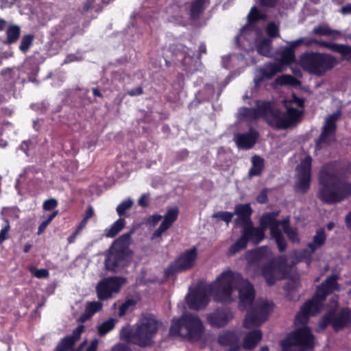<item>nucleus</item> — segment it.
Wrapping results in <instances>:
<instances>
[{
    "mask_svg": "<svg viewBox=\"0 0 351 351\" xmlns=\"http://www.w3.org/2000/svg\"><path fill=\"white\" fill-rule=\"evenodd\" d=\"M234 289L239 290V308L245 311L251 307L255 298V290L248 280L231 270L223 271L209 286L213 300L219 303L229 304L232 301Z\"/></svg>",
    "mask_w": 351,
    "mask_h": 351,
    "instance_id": "nucleus-1",
    "label": "nucleus"
},
{
    "mask_svg": "<svg viewBox=\"0 0 351 351\" xmlns=\"http://www.w3.org/2000/svg\"><path fill=\"white\" fill-rule=\"evenodd\" d=\"M318 198L325 204L340 203L351 195V183L341 181L329 165L322 167L319 175Z\"/></svg>",
    "mask_w": 351,
    "mask_h": 351,
    "instance_id": "nucleus-2",
    "label": "nucleus"
},
{
    "mask_svg": "<svg viewBox=\"0 0 351 351\" xmlns=\"http://www.w3.org/2000/svg\"><path fill=\"white\" fill-rule=\"evenodd\" d=\"M158 329V322L152 315L141 317L132 327H123L120 331V339L128 343L146 348L153 344V339Z\"/></svg>",
    "mask_w": 351,
    "mask_h": 351,
    "instance_id": "nucleus-3",
    "label": "nucleus"
},
{
    "mask_svg": "<svg viewBox=\"0 0 351 351\" xmlns=\"http://www.w3.org/2000/svg\"><path fill=\"white\" fill-rule=\"evenodd\" d=\"M158 329V322L152 315L141 317L132 327H123L120 331V339L128 343L146 348L153 344V339Z\"/></svg>",
    "mask_w": 351,
    "mask_h": 351,
    "instance_id": "nucleus-4",
    "label": "nucleus"
},
{
    "mask_svg": "<svg viewBox=\"0 0 351 351\" xmlns=\"http://www.w3.org/2000/svg\"><path fill=\"white\" fill-rule=\"evenodd\" d=\"M204 332L202 321L193 313H184L180 318L173 319L169 330L171 335L182 337L190 342L199 341Z\"/></svg>",
    "mask_w": 351,
    "mask_h": 351,
    "instance_id": "nucleus-5",
    "label": "nucleus"
},
{
    "mask_svg": "<svg viewBox=\"0 0 351 351\" xmlns=\"http://www.w3.org/2000/svg\"><path fill=\"white\" fill-rule=\"evenodd\" d=\"M133 232L130 230L123 234L112 243L105 259L107 270L119 272L128 265V260L132 254L130 245Z\"/></svg>",
    "mask_w": 351,
    "mask_h": 351,
    "instance_id": "nucleus-6",
    "label": "nucleus"
},
{
    "mask_svg": "<svg viewBox=\"0 0 351 351\" xmlns=\"http://www.w3.org/2000/svg\"><path fill=\"white\" fill-rule=\"evenodd\" d=\"M299 62L304 71L319 77L324 75L338 64L332 55L314 51L302 53Z\"/></svg>",
    "mask_w": 351,
    "mask_h": 351,
    "instance_id": "nucleus-7",
    "label": "nucleus"
},
{
    "mask_svg": "<svg viewBox=\"0 0 351 351\" xmlns=\"http://www.w3.org/2000/svg\"><path fill=\"white\" fill-rule=\"evenodd\" d=\"M315 337L310 327H298L282 340V351H308L315 346Z\"/></svg>",
    "mask_w": 351,
    "mask_h": 351,
    "instance_id": "nucleus-8",
    "label": "nucleus"
},
{
    "mask_svg": "<svg viewBox=\"0 0 351 351\" xmlns=\"http://www.w3.org/2000/svg\"><path fill=\"white\" fill-rule=\"evenodd\" d=\"M287 259L280 255L271 259L262 267V275L269 286L274 285L277 280L286 278Z\"/></svg>",
    "mask_w": 351,
    "mask_h": 351,
    "instance_id": "nucleus-9",
    "label": "nucleus"
},
{
    "mask_svg": "<svg viewBox=\"0 0 351 351\" xmlns=\"http://www.w3.org/2000/svg\"><path fill=\"white\" fill-rule=\"evenodd\" d=\"M197 258V251L195 247L185 250L165 269V276L170 277L176 273L191 269L194 266Z\"/></svg>",
    "mask_w": 351,
    "mask_h": 351,
    "instance_id": "nucleus-10",
    "label": "nucleus"
},
{
    "mask_svg": "<svg viewBox=\"0 0 351 351\" xmlns=\"http://www.w3.org/2000/svg\"><path fill=\"white\" fill-rule=\"evenodd\" d=\"M125 282L122 277H108L99 281L96 287L97 295L99 300H108L112 294L120 291L121 285Z\"/></svg>",
    "mask_w": 351,
    "mask_h": 351,
    "instance_id": "nucleus-11",
    "label": "nucleus"
},
{
    "mask_svg": "<svg viewBox=\"0 0 351 351\" xmlns=\"http://www.w3.org/2000/svg\"><path fill=\"white\" fill-rule=\"evenodd\" d=\"M339 114L334 113L326 119L324 126L322 128L321 134L315 141V149L320 150L322 145H327L335 140V135L337 130L336 121L338 119Z\"/></svg>",
    "mask_w": 351,
    "mask_h": 351,
    "instance_id": "nucleus-12",
    "label": "nucleus"
},
{
    "mask_svg": "<svg viewBox=\"0 0 351 351\" xmlns=\"http://www.w3.org/2000/svg\"><path fill=\"white\" fill-rule=\"evenodd\" d=\"M255 108L256 119L263 118L269 125L276 128L280 110L274 108L273 102L258 100Z\"/></svg>",
    "mask_w": 351,
    "mask_h": 351,
    "instance_id": "nucleus-13",
    "label": "nucleus"
},
{
    "mask_svg": "<svg viewBox=\"0 0 351 351\" xmlns=\"http://www.w3.org/2000/svg\"><path fill=\"white\" fill-rule=\"evenodd\" d=\"M311 162L312 158L308 156L302 161L298 181L295 184V191L296 193L306 194L310 189L311 180Z\"/></svg>",
    "mask_w": 351,
    "mask_h": 351,
    "instance_id": "nucleus-14",
    "label": "nucleus"
},
{
    "mask_svg": "<svg viewBox=\"0 0 351 351\" xmlns=\"http://www.w3.org/2000/svg\"><path fill=\"white\" fill-rule=\"evenodd\" d=\"M322 307L323 304L313 296L302 305L300 311L297 313L295 318V322L300 324H307L309 317L319 313Z\"/></svg>",
    "mask_w": 351,
    "mask_h": 351,
    "instance_id": "nucleus-15",
    "label": "nucleus"
},
{
    "mask_svg": "<svg viewBox=\"0 0 351 351\" xmlns=\"http://www.w3.org/2000/svg\"><path fill=\"white\" fill-rule=\"evenodd\" d=\"M287 109L285 116L279 113L276 130H285L295 125L301 119L304 114L303 110H298L285 104Z\"/></svg>",
    "mask_w": 351,
    "mask_h": 351,
    "instance_id": "nucleus-16",
    "label": "nucleus"
},
{
    "mask_svg": "<svg viewBox=\"0 0 351 351\" xmlns=\"http://www.w3.org/2000/svg\"><path fill=\"white\" fill-rule=\"evenodd\" d=\"M233 318L231 311L225 307L217 308L206 315L208 324L213 328H223Z\"/></svg>",
    "mask_w": 351,
    "mask_h": 351,
    "instance_id": "nucleus-17",
    "label": "nucleus"
},
{
    "mask_svg": "<svg viewBox=\"0 0 351 351\" xmlns=\"http://www.w3.org/2000/svg\"><path fill=\"white\" fill-rule=\"evenodd\" d=\"M301 43L302 40H293L289 43V46L284 47L277 51L280 58L276 59V61L283 69L296 62L295 49L301 45Z\"/></svg>",
    "mask_w": 351,
    "mask_h": 351,
    "instance_id": "nucleus-18",
    "label": "nucleus"
},
{
    "mask_svg": "<svg viewBox=\"0 0 351 351\" xmlns=\"http://www.w3.org/2000/svg\"><path fill=\"white\" fill-rule=\"evenodd\" d=\"M208 285L195 288L187 298L188 306L190 308L199 311L204 308L208 304L207 295Z\"/></svg>",
    "mask_w": 351,
    "mask_h": 351,
    "instance_id": "nucleus-19",
    "label": "nucleus"
},
{
    "mask_svg": "<svg viewBox=\"0 0 351 351\" xmlns=\"http://www.w3.org/2000/svg\"><path fill=\"white\" fill-rule=\"evenodd\" d=\"M217 342L221 346L228 348L227 351L240 350L239 337L235 330H223L219 335Z\"/></svg>",
    "mask_w": 351,
    "mask_h": 351,
    "instance_id": "nucleus-20",
    "label": "nucleus"
},
{
    "mask_svg": "<svg viewBox=\"0 0 351 351\" xmlns=\"http://www.w3.org/2000/svg\"><path fill=\"white\" fill-rule=\"evenodd\" d=\"M241 234L248 243L259 244L265 237V231L260 226L254 227L252 222L242 226Z\"/></svg>",
    "mask_w": 351,
    "mask_h": 351,
    "instance_id": "nucleus-21",
    "label": "nucleus"
},
{
    "mask_svg": "<svg viewBox=\"0 0 351 351\" xmlns=\"http://www.w3.org/2000/svg\"><path fill=\"white\" fill-rule=\"evenodd\" d=\"M258 136L259 133L250 128L247 132L237 134L235 136V143L241 149H250L256 143Z\"/></svg>",
    "mask_w": 351,
    "mask_h": 351,
    "instance_id": "nucleus-22",
    "label": "nucleus"
},
{
    "mask_svg": "<svg viewBox=\"0 0 351 351\" xmlns=\"http://www.w3.org/2000/svg\"><path fill=\"white\" fill-rule=\"evenodd\" d=\"M266 19V14L261 12L256 6L252 7L247 15V23L242 27L239 34L237 36V39L239 40L242 38H245L246 32L250 28H252V26L254 23H256L260 21H265Z\"/></svg>",
    "mask_w": 351,
    "mask_h": 351,
    "instance_id": "nucleus-23",
    "label": "nucleus"
},
{
    "mask_svg": "<svg viewBox=\"0 0 351 351\" xmlns=\"http://www.w3.org/2000/svg\"><path fill=\"white\" fill-rule=\"evenodd\" d=\"M252 209L250 204H239L235 206L234 215L237 217L234 219V223L236 226H244L249 223L252 222L251 216L252 214Z\"/></svg>",
    "mask_w": 351,
    "mask_h": 351,
    "instance_id": "nucleus-24",
    "label": "nucleus"
},
{
    "mask_svg": "<svg viewBox=\"0 0 351 351\" xmlns=\"http://www.w3.org/2000/svg\"><path fill=\"white\" fill-rule=\"evenodd\" d=\"M209 4L210 0H193L189 5V19L194 22L199 21Z\"/></svg>",
    "mask_w": 351,
    "mask_h": 351,
    "instance_id": "nucleus-25",
    "label": "nucleus"
},
{
    "mask_svg": "<svg viewBox=\"0 0 351 351\" xmlns=\"http://www.w3.org/2000/svg\"><path fill=\"white\" fill-rule=\"evenodd\" d=\"M351 325V309L349 308H342L337 315H334L333 329L335 331L348 327Z\"/></svg>",
    "mask_w": 351,
    "mask_h": 351,
    "instance_id": "nucleus-26",
    "label": "nucleus"
},
{
    "mask_svg": "<svg viewBox=\"0 0 351 351\" xmlns=\"http://www.w3.org/2000/svg\"><path fill=\"white\" fill-rule=\"evenodd\" d=\"M262 337V331L259 329H254L248 332L243 338L242 347L245 350H252L256 347Z\"/></svg>",
    "mask_w": 351,
    "mask_h": 351,
    "instance_id": "nucleus-27",
    "label": "nucleus"
},
{
    "mask_svg": "<svg viewBox=\"0 0 351 351\" xmlns=\"http://www.w3.org/2000/svg\"><path fill=\"white\" fill-rule=\"evenodd\" d=\"M269 255V250L267 246H262L255 250L247 251L246 259L250 264L258 265L266 259Z\"/></svg>",
    "mask_w": 351,
    "mask_h": 351,
    "instance_id": "nucleus-28",
    "label": "nucleus"
},
{
    "mask_svg": "<svg viewBox=\"0 0 351 351\" xmlns=\"http://www.w3.org/2000/svg\"><path fill=\"white\" fill-rule=\"evenodd\" d=\"M278 213L274 212H269L264 214L260 219V227L264 231L269 228L270 234L273 233V230H279L280 221H278L276 217Z\"/></svg>",
    "mask_w": 351,
    "mask_h": 351,
    "instance_id": "nucleus-29",
    "label": "nucleus"
},
{
    "mask_svg": "<svg viewBox=\"0 0 351 351\" xmlns=\"http://www.w3.org/2000/svg\"><path fill=\"white\" fill-rule=\"evenodd\" d=\"M23 72L27 75V81L36 84H39L36 79L39 71V66L34 59L26 60L23 65Z\"/></svg>",
    "mask_w": 351,
    "mask_h": 351,
    "instance_id": "nucleus-30",
    "label": "nucleus"
},
{
    "mask_svg": "<svg viewBox=\"0 0 351 351\" xmlns=\"http://www.w3.org/2000/svg\"><path fill=\"white\" fill-rule=\"evenodd\" d=\"M266 320L263 319L257 311L252 307L247 312L243 321V326L246 328H250L254 326H258Z\"/></svg>",
    "mask_w": 351,
    "mask_h": 351,
    "instance_id": "nucleus-31",
    "label": "nucleus"
},
{
    "mask_svg": "<svg viewBox=\"0 0 351 351\" xmlns=\"http://www.w3.org/2000/svg\"><path fill=\"white\" fill-rule=\"evenodd\" d=\"M266 320L263 319L257 311L252 307L247 312L243 321V326L246 328H250L254 326H258Z\"/></svg>",
    "mask_w": 351,
    "mask_h": 351,
    "instance_id": "nucleus-32",
    "label": "nucleus"
},
{
    "mask_svg": "<svg viewBox=\"0 0 351 351\" xmlns=\"http://www.w3.org/2000/svg\"><path fill=\"white\" fill-rule=\"evenodd\" d=\"M324 48L328 49L332 51L338 53L342 56L343 60L350 61L351 60V47L335 43H322Z\"/></svg>",
    "mask_w": 351,
    "mask_h": 351,
    "instance_id": "nucleus-33",
    "label": "nucleus"
},
{
    "mask_svg": "<svg viewBox=\"0 0 351 351\" xmlns=\"http://www.w3.org/2000/svg\"><path fill=\"white\" fill-rule=\"evenodd\" d=\"M326 241V234L324 228H319L316 230L315 234L313 237V241L307 244L308 249L311 250L312 252L322 247Z\"/></svg>",
    "mask_w": 351,
    "mask_h": 351,
    "instance_id": "nucleus-34",
    "label": "nucleus"
},
{
    "mask_svg": "<svg viewBox=\"0 0 351 351\" xmlns=\"http://www.w3.org/2000/svg\"><path fill=\"white\" fill-rule=\"evenodd\" d=\"M265 167V160L259 156L254 155L252 158V167L248 172V176L252 178L261 175Z\"/></svg>",
    "mask_w": 351,
    "mask_h": 351,
    "instance_id": "nucleus-35",
    "label": "nucleus"
},
{
    "mask_svg": "<svg viewBox=\"0 0 351 351\" xmlns=\"http://www.w3.org/2000/svg\"><path fill=\"white\" fill-rule=\"evenodd\" d=\"M272 39L263 38L256 43V51L265 57H271Z\"/></svg>",
    "mask_w": 351,
    "mask_h": 351,
    "instance_id": "nucleus-36",
    "label": "nucleus"
},
{
    "mask_svg": "<svg viewBox=\"0 0 351 351\" xmlns=\"http://www.w3.org/2000/svg\"><path fill=\"white\" fill-rule=\"evenodd\" d=\"M283 68L276 61V62H269L265 65V67L261 69V73H263V76L266 79H271L278 73L282 72Z\"/></svg>",
    "mask_w": 351,
    "mask_h": 351,
    "instance_id": "nucleus-37",
    "label": "nucleus"
},
{
    "mask_svg": "<svg viewBox=\"0 0 351 351\" xmlns=\"http://www.w3.org/2000/svg\"><path fill=\"white\" fill-rule=\"evenodd\" d=\"M125 226V220L120 217L114 221L109 228L105 230V236L113 238L117 236Z\"/></svg>",
    "mask_w": 351,
    "mask_h": 351,
    "instance_id": "nucleus-38",
    "label": "nucleus"
},
{
    "mask_svg": "<svg viewBox=\"0 0 351 351\" xmlns=\"http://www.w3.org/2000/svg\"><path fill=\"white\" fill-rule=\"evenodd\" d=\"M103 6L101 0H86L82 8L81 14H86L89 10H94L96 14L101 12Z\"/></svg>",
    "mask_w": 351,
    "mask_h": 351,
    "instance_id": "nucleus-39",
    "label": "nucleus"
},
{
    "mask_svg": "<svg viewBox=\"0 0 351 351\" xmlns=\"http://www.w3.org/2000/svg\"><path fill=\"white\" fill-rule=\"evenodd\" d=\"M247 246V243L242 234H241V237L229 247L227 254L228 256H234L235 254L245 250Z\"/></svg>",
    "mask_w": 351,
    "mask_h": 351,
    "instance_id": "nucleus-40",
    "label": "nucleus"
},
{
    "mask_svg": "<svg viewBox=\"0 0 351 351\" xmlns=\"http://www.w3.org/2000/svg\"><path fill=\"white\" fill-rule=\"evenodd\" d=\"M338 276L337 275H331L327 277L320 285L326 288L331 294L334 291L339 290V285L337 282Z\"/></svg>",
    "mask_w": 351,
    "mask_h": 351,
    "instance_id": "nucleus-41",
    "label": "nucleus"
},
{
    "mask_svg": "<svg viewBox=\"0 0 351 351\" xmlns=\"http://www.w3.org/2000/svg\"><path fill=\"white\" fill-rule=\"evenodd\" d=\"M178 214L179 210L178 208L168 209L161 223L166 226L167 228H169L177 220Z\"/></svg>",
    "mask_w": 351,
    "mask_h": 351,
    "instance_id": "nucleus-42",
    "label": "nucleus"
},
{
    "mask_svg": "<svg viewBox=\"0 0 351 351\" xmlns=\"http://www.w3.org/2000/svg\"><path fill=\"white\" fill-rule=\"evenodd\" d=\"M272 239L275 240V242L277 245L278 249L280 252H283L287 250V241L281 232L279 230H273V233L270 234Z\"/></svg>",
    "mask_w": 351,
    "mask_h": 351,
    "instance_id": "nucleus-43",
    "label": "nucleus"
},
{
    "mask_svg": "<svg viewBox=\"0 0 351 351\" xmlns=\"http://www.w3.org/2000/svg\"><path fill=\"white\" fill-rule=\"evenodd\" d=\"M21 33L20 27L18 25H10L6 30L7 39L5 43L12 44L19 38Z\"/></svg>",
    "mask_w": 351,
    "mask_h": 351,
    "instance_id": "nucleus-44",
    "label": "nucleus"
},
{
    "mask_svg": "<svg viewBox=\"0 0 351 351\" xmlns=\"http://www.w3.org/2000/svg\"><path fill=\"white\" fill-rule=\"evenodd\" d=\"M115 323L116 319L113 318H110L108 320L104 322L97 328L98 335L100 337L106 335L114 328Z\"/></svg>",
    "mask_w": 351,
    "mask_h": 351,
    "instance_id": "nucleus-45",
    "label": "nucleus"
},
{
    "mask_svg": "<svg viewBox=\"0 0 351 351\" xmlns=\"http://www.w3.org/2000/svg\"><path fill=\"white\" fill-rule=\"evenodd\" d=\"M275 82L278 85H298L300 82L294 76L291 75H282L278 76Z\"/></svg>",
    "mask_w": 351,
    "mask_h": 351,
    "instance_id": "nucleus-46",
    "label": "nucleus"
},
{
    "mask_svg": "<svg viewBox=\"0 0 351 351\" xmlns=\"http://www.w3.org/2000/svg\"><path fill=\"white\" fill-rule=\"evenodd\" d=\"M136 304L134 299H128L119 307L118 315L119 317L124 316L128 312L133 311Z\"/></svg>",
    "mask_w": 351,
    "mask_h": 351,
    "instance_id": "nucleus-47",
    "label": "nucleus"
},
{
    "mask_svg": "<svg viewBox=\"0 0 351 351\" xmlns=\"http://www.w3.org/2000/svg\"><path fill=\"white\" fill-rule=\"evenodd\" d=\"M34 39V36L33 34H28L24 35L21 38V44L19 45V49L21 51H22L23 53H26L32 45Z\"/></svg>",
    "mask_w": 351,
    "mask_h": 351,
    "instance_id": "nucleus-48",
    "label": "nucleus"
},
{
    "mask_svg": "<svg viewBox=\"0 0 351 351\" xmlns=\"http://www.w3.org/2000/svg\"><path fill=\"white\" fill-rule=\"evenodd\" d=\"M253 307L265 320H267L269 313L272 311V305L268 302H264L260 305H256Z\"/></svg>",
    "mask_w": 351,
    "mask_h": 351,
    "instance_id": "nucleus-49",
    "label": "nucleus"
},
{
    "mask_svg": "<svg viewBox=\"0 0 351 351\" xmlns=\"http://www.w3.org/2000/svg\"><path fill=\"white\" fill-rule=\"evenodd\" d=\"M314 253L310 249H304L295 255V259H297V262H305L309 265L312 262L313 254Z\"/></svg>",
    "mask_w": 351,
    "mask_h": 351,
    "instance_id": "nucleus-50",
    "label": "nucleus"
},
{
    "mask_svg": "<svg viewBox=\"0 0 351 351\" xmlns=\"http://www.w3.org/2000/svg\"><path fill=\"white\" fill-rule=\"evenodd\" d=\"M312 33L319 36H330L335 34H339L338 31L331 29L327 25H318L315 27Z\"/></svg>",
    "mask_w": 351,
    "mask_h": 351,
    "instance_id": "nucleus-51",
    "label": "nucleus"
},
{
    "mask_svg": "<svg viewBox=\"0 0 351 351\" xmlns=\"http://www.w3.org/2000/svg\"><path fill=\"white\" fill-rule=\"evenodd\" d=\"M73 341L71 338H62L56 346L54 351H69L73 347Z\"/></svg>",
    "mask_w": 351,
    "mask_h": 351,
    "instance_id": "nucleus-52",
    "label": "nucleus"
},
{
    "mask_svg": "<svg viewBox=\"0 0 351 351\" xmlns=\"http://www.w3.org/2000/svg\"><path fill=\"white\" fill-rule=\"evenodd\" d=\"M132 205L133 202L130 199H125L121 202L116 208L118 215L120 217L123 216L126 210L132 208Z\"/></svg>",
    "mask_w": 351,
    "mask_h": 351,
    "instance_id": "nucleus-53",
    "label": "nucleus"
},
{
    "mask_svg": "<svg viewBox=\"0 0 351 351\" xmlns=\"http://www.w3.org/2000/svg\"><path fill=\"white\" fill-rule=\"evenodd\" d=\"M330 295V291H328L326 288L323 287L322 285H319L316 289L313 297L318 301L323 304V302L326 300V297Z\"/></svg>",
    "mask_w": 351,
    "mask_h": 351,
    "instance_id": "nucleus-54",
    "label": "nucleus"
},
{
    "mask_svg": "<svg viewBox=\"0 0 351 351\" xmlns=\"http://www.w3.org/2000/svg\"><path fill=\"white\" fill-rule=\"evenodd\" d=\"M234 215V213L228 211H219L213 214V217L219 218L221 220L225 221L227 224L232 221V218Z\"/></svg>",
    "mask_w": 351,
    "mask_h": 351,
    "instance_id": "nucleus-55",
    "label": "nucleus"
},
{
    "mask_svg": "<svg viewBox=\"0 0 351 351\" xmlns=\"http://www.w3.org/2000/svg\"><path fill=\"white\" fill-rule=\"evenodd\" d=\"M266 33L269 38H274L280 36L279 28L274 22H270L268 23L266 27Z\"/></svg>",
    "mask_w": 351,
    "mask_h": 351,
    "instance_id": "nucleus-56",
    "label": "nucleus"
},
{
    "mask_svg": "<svg viewBox=\"0 0 351 351\" xmlns=\"http://www.w3.org/2000/svg\"><path fill=\"white\" fill-rule=\"evenodd\" d=\"M102 308V304L100 302H89L86 304L85 309L90 315H93Z\"/></svg>",
    "mask_w": 351,
    "mask_h": 351,
    "instance_id": "nucleus-57",
    "label": "nucleus"
},
{
    "mask_svg": "<svg viewBox=\"0 0 351 351\" xmlns=\"http://www.w3.org/2000/svg\"><path fill=\"white\" fill-rule=\"evenodd\" d=\"M58 205V200L55 198H49L44 201L43 208L46 211L54 210Z\"/></svg>",
    "mask_w": 351,
    "mask_h": 351,
    "instance_id": "nucleus-58",
    "label": "nucleus"
},
{
    "mask_svg": "<svg viewBox=\"0 0 351 351\" xmlns=\"http://www.w3.org/2000/svg\"><path fill=\"white\" fill-rule=\"evenodd\" d=\"M84 330V325H79L77 328H75L71 334V335L66 336V338H71L73 341V344L75 345V342L80 339L82 333Z\"/></svg>",
    "mask_w": 351,
    "mask_h": 351,
    "instance_id": "nucleus-59",
    "label": "nucleus"
},
{
    "mask_svg": "<svg viewBox=\"0 0 351 351\" xmlns=\"http://www.w3.org/2000/svg\"><path fill=\"white\" fill-rule=\"evenodd\" d=\"M4 223L5 224L0 232V244L9 237L8 232L10 229L9 221L8 219H5Z\"/></svg>",
    "mask_w": 351,
    "mask_h": 351,
    "instance_id": "nucleus-60",
    "label": "nucleus"
},
{
    "mask_svg": "<svg viewBox=\"0 0 351 351\" xmlns=\"http://www.w3.org/2000/svg\"><path fill=\"white\" fill-rule=\"evenodd\" d=\"M287 104H296L299 108H304V99L302 98L298 97L296 94L293 93L291 95V97L285 101Z\"/></svg>",
    "mask_w": 351,
    "mask_h": 351,
    "instance_id": "nucleus-61",
    "label": "nucleus"
},
{
    "mask_svg": "<svg viewBox=\"0 0 351 351\" xmlns=\"http://www.w3.org/2000/svg\"><path fill=\"white\" fill-rule=\"evenodd\" d=\"M299 286H300V282L298 280H293L291 282H288L286 285V289L289 291L287 293V298L289 300H292V298H290L291 292L296 290Z\"/></svg>",
    "mask_w": 351,
    "mask_h": 351,
    "instance_id": "nucleus-62",
    "label": "nucleus"
},
{
    "mask_svg": "<svg viewBox=\"0 0 351 351\" xmlns=\"http://www.w3.org/2000/svg\"><path fill=\"white\" fill-rule=\"evenodd\" d=\"M333 319L334 314L332 313H329L325 315L321 321L320 325L322 328H326L328 325L331 324L333 327Z\"/></svg>",
    "mask_w": 351,
    "mask_h": 351,
    "instance_id": "nucleus-63",
    "label": "nucleus"
},
{
    "mask_svg": "<svg viewBox=\"0 0 351 351\" xmlns=\"http://www.w3.org/2000/svg\"><path fill=\"white\" fill-rule=\"evenodd\" d=\"M285 233L287 236L289 241H291L292 243H296L300 241L298 233L295 228H292Z\"/></svg>",
    "mask_w": 351,
    "mask_h": 351,
    "instance_id": "nucleus-64",
    "label": "nucleus"
}]
</instances>
